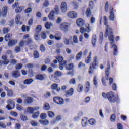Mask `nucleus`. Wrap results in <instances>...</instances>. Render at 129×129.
<instances>
[{"label": "nucleus", "mask_w": 129, "mask_h": 129, "mask_svg": "<svg viewBox=\"0 0 129 129\" xmlns=\"http://www.w3.org/2000/svg\"><path fill=\"white\" fill-rule=\"evenodd\" d=\"M48 18L49 20H51V21L54 20L55 19V11L54 10H52L49 14L48 15Z\"/></svg>", "instance_id": "nucleus-18"}, {"label": "nucleus", "mask_w": 129, "mask_h": 129, "mask_svg": "<svg viewBox=\"0 0 129 129\" xmlns=\"http://www.w3.org/2000/svg\"><path fill=\"white\" fill-rule=\"evenodd\" d=\"M13 9L16 8L15 9V12L17 14H19L22 12V11H24V9H25V7L24 6H20L18 7V2H15V4L12 6Z\"/></svg>", "instance_id": "nucleus-4"}, {"label": "nucleus", "mask_w": 129, "mask_h": 129, "mask_svg": "<svg viewBox=\"0 0 129 129\" xmlns=\"http://www.w3.org/2000/svg\"><path fill=\"white\" fill-rule=\"evenodd\" d=\"M52 26H53V24L51 22H47L45 25L46 29H50Z\"/></svg>", "instance_id": "nucleus-33"}, {"label": "nucleus", "mask_w": 129, "mask_h": 129, "mask_svg": "<svg viewBox=\"0 0 129 129\" xmlns=\"http://www.w3.org/2000/svg\"><path fill=\"white\" fill-rule=\"evenodd\" d=\"M21 30H22V31L23 32H26V31L27 32H30V27L23 25L21 27Z\"/></svg>", "instance_id": "nucleus-20"}, {"label": "nucleus", "mask_w": 129, "mask_h": 129, "mask_svg": "<svg viewBox=\"0 0 129 129\" xmlns=\"http://www.w3.org/2000/svg\"><path fill=\"white\" fill-rule=\"evenodd\" d=\"M33 98L31 97H25V99L24 100V104H30V103H32L33 102Z\"/></svg>", "instance_id": "nucleus-12"}, {"label": "nucleus", "mask_w": 129, "mask_h": 129, "mask_svg": "<svg viewBox=\"0 0 129 129\" xmlns=\"http://www.w3.org/2000/svg\"><path fill=\"white\" fill-rule=\"evenodd\" d=\"M8 105L6 106V108L8 110H12V109H13L15 107V102H14V101L13 100H8L7 101Z\"/></svg>", "instance_id": "nucleus-6"}, {"label": "nucleus", "mask_w": 129, "mask_h": 129, "mask_svg": "<svg viewBox=\"0 0 129 129\" xmlns=\"http://www.w3.org/2000/svg\"><path fill=\"white\" fill-rule=\"evenodd\" d=\"M91 61V57H87L85 60V62L86 64H89V63H90Z\"/></svg>", "instance_id": "nucleus-44"}, {"label": "nucleus", "mask_w": 129, "mask_h": 129, "mask_svg": "<svg viewBox=\"0 0 129 129\" xmlns=\"http://www.w3.org/2000/svg\"><path fill=\"white\" fill-rule=\"evenodd\" d=\"M34 58H39V52H38V51H35L34 53Z\"/></svg>", "instance_id": "nucleus-61"}, {"label": "nucleus", "mask_w": 129, "mask_h": 129, "mask_svg": "<svg viewBox=\"0 0 129 129\" xmlns=\"http://www.w3.org/2000/svg\"><path fill=\"white\" fill-rule=\"evenodd\" d=\"M16 108L17 110H19V111H21V110H23V107L20 105H17L16 106Z\"/></svg>", "instance_id": "nucleus-59"}, {"label": "nucleus", "mask_w": 129, "mask_h": 129, "mask_svg": "<svg viewBox=\"0 0 129 129\" xmlns=\"http://www.w3.org/2000/svg\"><path fill=\"white\" fill-rule=\"evenodd\" d=\"M76 82L75 79L74 78L71 79L69 82L70 84H75Z\"/></svg>", "instance_id": "nucleus-57"}, {"label": "nucleus", "mask_w": 129, "mask_h": 129, "mask_svg": "<svg viewBox=\"0 0 129 129\" xmlns=\"http://www.w3.org/2000/svg\"><path fill=\"white\" fill-rule=\"evenodd\" d=\"M104 24L106 26V37H108L109 40L110 42V45L112 46L111 48H114L113 54L115 56L117 55V46L114 44V37H113V34L112 33V29L109 27L107 24V17L104 16Z\"/></svg>", "instance_id": "nucleus-1"}, {"label": "nucleus", "mask_w": 129, "mask_h": 129, "mask_svg": "<svg viewBox=\"0 0 129 129\" xmlns=\"http://www.w3.org/2000/svg\"><path fill=\"white\" fill-rule=\"evenodd\" d=\"M31 123L33 126H37L38 125V122L36 121H31Z\"/></svg>", "instance_id": "nucleus-62"}, {"label": "nucleus", "mask_w": 129, "mask_h": 129, "mask_svg": "<svg viewBox=\"0 0 129 129\" xmlns=\"http://www.w3.org/2000/svg\"><path fill=\"white\" fill-rule=\"evenodd\" d=\"M83 53H82V51L79 52L77 53L76 55V60L79 61V60H80L81 59V56H82Z\"/></svg>", "instance_id": "nucleus-34"}, {"label": "nucleus", "mask_w": 129, "mask_h": 129, "mask_svg": "<svg viewBox=\"0 0 129 129\" xmlns=\"http://www.w3.org/2000/svg\"><path fill=\"white\" fill-rule=\"evenodd\" d=\"M39 32H36L34 35V38L36 41L40 40V34Z\"/></svg>", "instance_id": "nucleus-39"}, {"label": "nucleus", "mask_w": 129, "mask_h": 129, "mask_svg": "<svg viewBox=\"0 0 129 129\" xmlns=\"http://www.w3.org/2000/svg\"><path fill=\"white\" fill-rule=\"evenodd\" d=\"M41 30H42V26L41 25H38L36 27V33H40Z\"/></svg>", "instance_id": "nucleus-45"}, {"label": "nucleus", "mask_w": 129, "mask_h": 129, "mask_svg": "<svg viewBox=\"0 0 129 129\" xmlns=\"http://www.w3.org/2000/svg\"><path fill=\"white\" fill-rule=\"evenodd\" d=\"M66 68L67 70H72L73 69V64L70 63V64L67 65Z\"/></svg>", "instance_id": "nucleus-38"}, {"label": "nucleus", "mask_w": 129, "mask_h": 129, "mask_svg": "<svg viewBox=\"0 0 129 129\" xmlns=\"http://www.w3.org/2000/svg\"><path fill=\"white\" fill-rule=\"evenodd\" d=\"M52 89L56 90L57 91H60L61 90V88L58 87V84H53L51 86Z\"/></svg>", "instance_id": "nucleus-23"}, {"label": "nucleus", "mask_w": 129, "mask_h": 129, "mask_svg": "<svg viewBox=\"0 0 129 129\" xmlns=\"http://www.w3.org/2000/svg\"><path fill=\"white\" fill-rule=\"evenodd\" d=\"M5 90L7 91V95L8 96H13V91L12 90L9 89V88L8 87H5Z\"/></svg>", "instance_id": "nucleus-21"}, {"label": "nucleus", "mask_w": 129, "mask_h": 129, "mask_svg": "<svg viewBox=\"0 0 129 129\" xmlns=\"http://www.w3.org/2000/svg\"><path fill=\"white\" fill-rule=\"evenodd\" d=\"M12 74L13 77H14V78H17L20 76V72H19L18 71H14L12 72Z\"/></svg>", "instance_id": "nucleus-24"}, {"label": "nucleus", "mask_w": 129, "mask_h": 129, "mask_svg": "<svg viewBox=\"0 0 129 129\" xmlns=\"http://www.w3.org/2000/svg\"><path fill=\"white\" fill-rule=\"evenodd\" d=\"M36 78L38 80H43V79H45V77L43 75L39 74L36 76Z\"/></svg>", "instance_id": "nucleus-35"}, {"label": "nucleus", "mask_w": 129, "mask_h": 129, "mask_svg": "<svg viewBox=\"0 0 129 129\" xmlns=\"http://www.w3.org/2000/svg\"><path fill=\"white\" fill-rule=\"evenodd\" d=\"M117 127L118 129H123V127H122V125L120 123H118L117 124Z\"/></svg>", "instance_id": "nucleus-64"}, {"label": "nucleus", "mask_w": 129, "mask_h": 129, "mask_svg": "<svg viewBox=\"0 0 129 129\" xmlns=\"http://www.w3.org/2000/svg\"><path fill=\"white\" fill-rule=\"evenodd\" d=\"M44 110H49L50 109V105L48 103H46L43 107Z\"/></svg>", "instance_id": "nucleus-40"}, {"label": "nucleus", "mask_w": 129, "mask_h": 129, "mask_svg": "<svg viewBox=\"0 0 129 129\" xmlns=\"http://www.w3.org/2000/svg\"><path fill=\"white\" fill-rule=\"evenodd\" d=\"M67 16L69 18L75 19V18H77V13L74 11H70L67 13Z\"/></svg>", "instance_id": "nucleus-10"}, {"label": "nucleus", "mask_w": 129, "mask_h": 129, "mask_svg": "<svg viewBox=\"0 0 129 129\" xmlns=\"http://www.w3.org/2000/svg\"><path fill=\"white\" fill-rule=\"evenodd\" d=\"M84 87V91L87 93V92L90 90V83H89V82H87L85 84Z\"/></svg>", "instance_id": "nucleus-13"}, {"label": "nucleus", "mask_w": 129, "mask_h": 129, "mask_svg": "<svg viewBox=\"0 0 129 129\" xmlns=\"http://www.w3.org/2000/svg\"><path fill=\"white\" fill-rule=\"evenodd\" d=\"M56 58L59 63H66V61H64V58L61 56H57L56 57Z\"/></svg>", "instance_id": "nucleus-25"}, {"label": "nucleus", "mask_w": 129, "mask_h": 129, "mask_svg": "<svg viewBox=\"0 0 129 129\" xmlns=\"http://www.w3.org/2000/svg\"><path fill=\"white\" fill-rule=\"evenodd\" d=\"M47 114H48V116L51 118L54 117V116H55V113H54V112H53L51 111H48Z\"/></svg>", "instance_id": "nucleus-42"}, {"label": "nucleus", "mask_w": 129, "mask_h": 129, "mask_svg": "<svg viewBox=\"0 0 129 129\" xmlns=\"http://www.w3.org/2000/svg\"><path fill=\"white\" fill-rule=\"evenodd\" d=\"M63 42L66 46H68L70 44V40L67 37H64L63 38Z\"/></svg>", "instance_id": "nucleus-28"}, {"label": "nucleus", "mask_w": 129, "mask_h": 129, "mask_svg": "<svg viewBox=\"0 0 129 129\" xmlns=\"http://www.w3.org/2000/svg\"><path fill=\"white\" fill-rule=\"evenodd\" d=\"M85 103H89L90 102V97L88 96L85 98L84 100Z\"/></svg>", "instance_id": "nucleus-48"}, {"label": "nucleus", "mask_w": 129, "mask_h": 129, "mask_svg": "<svg viewBox=\"0 0 129 129\" xmlns=\"http://www.w3.org/2000/svg\"><path fill=\"white\" fill-rule=\"evenodd\" d=\"M93 83L95 86H97V77L95 76L93 79Z\"/></svg>", "instance_id": "nucleus-52"}, {"label": "nucleus", "mask_w": 129, "mask_h": 129, "mask_svg": "<svg viewBox=\"0 0 129 129\" xmlns=\"http://www.w3.org/2000/svg\"><path fill=\"white\" fill-rule=\"evenodd\" d=\"M73 41L74 44H78V39L77 38V36L75 35L73 37Z\"/></svg>", "instance_id": "nucleus-41"}, {"label": "nucleus", "mask_w": 129, "mask_h": 129, "mask_svg": "<svg viewBox=\"0 0 129 129\" xmlns=\"http://www.w3.org/2000/svg\"><path fill=\"white\" fill-rule=\"evenodd\" d=\"M86 16L88 18L89 17H92V14H91V11H90V9L88 8L86 10Z\"/></svg>", "instance_id": "nucleus-32"}, {"label": "nucleus", "mask_w": 129, "mask_h": 129, "mask_svg": "<svg viewBox=\"0 0 129 129\" xmlns=\"http://www.w3.org/2000/svg\"><path fill=\"white\" fill-rule=\"evenodd\" d=\"M14 51L16 53H19L21 51V47L19 46H16L14 49Z\"/></svg>", "instance_id": "nucleus-56"}, {"label": "nucleus", "mask_w": 129, "mask_h": 129, "mask_svg": "<svg viewBox=\"0 0 129 129\" xmlns=\"http://www.w3.org/2000/svg\"><path fill=\"white\" fill-rule=\"evenodd\" d=\"M25 13H32V8L29 7L24 11Z\"/></svg>", "instance_id": "nucleus-55"}, {"label": "nucleus", "mask_w": 129, "mask_h": 129, "mask_svg": "<svg viewBox=\"0 0 129 129\" xmlns=\"http://www.w3.org/2000/svg\"><path fill=\"white\" fill-rule=\"evenodd\" d=\"M113 8H111L110 10V16H109V19L111 21H114V13Z\"/></svg>", "instance_id": "nucleus-15"}, {"label": "nucleus", "mask_w": 129, "mask_h": 129, "mask_svg": "<svg viewBox=\"0 0 129 129\" xmlns=\"http://www.w3.org/2000/svg\"><path fill=\"white\" fill-rule=\"evenodd\" d=\"M61 9L62 12L65 13L67 11V4L66 2H62L61 5Z\"/></svg>", "instance_id": "nucleus-16"}, {"label": "nucleus", "mask_w": 129, "mask_h": 129, "mask_svg": "<svg viewBox=\"0 0 129 129\" xmlns=\"http://www.w3.org/2000/svg\"><path fill=\"white\" fill-rule=\"evenodd\" d=\"M3 32L4 34H7V33H9V28H5L3 30Z\"/></svg>", "instance_id": "nucleus-63"}, {"label": "nucleus", "mask_w": 129, "mask_h": 129, "mask_svg": "<svg viewBox=\"0 0 129 129\" xmlns=\"http://www.w3.org/2000/svg\"><path fill=\"white\" fill-rule=\"evenodd\" d=\"M2 59L3 60H0V65H8L9 64V60H8L7 55L2 56Z\"/></svg>", "instance_id": "nucleus-8"}, {"label": "nucleus", "mask_w": 129, "mask_h": 129, "mask_svg": "<svg viewBox=\"0 0 129 129\" xmlns=\"http://www.w3.org/2000/svg\"><path fill=\"white\" fill-rule=\"evenodd\" d=\"M11 39V36L9 34H6L5 36V40L6 42H8Z\"/></svg>", "instance_id": "nucleus-53"}, {"label": "nucleus", "mask_w": 129, "mask_h": 129, "mask_svg": "<svg viewBox=\"0 0 129 129\" xmlns=\"http://www.w3.org/2000/svg\"><path fill=\"white\" fill-rule=\"evenodd\" d=\"M77 90L78 92H81L83 90V86L82 84H79L77 88Z\"/></svg>", "instance_id": "nucleus-31"}, {"label": "nucleus", "mask_w": 129, "mask_h": 129, "mask_svg": "<svg viewBox=\"0 0 129 129\" xmlns=\"http://www.w3.org/2000/svg\"><path fill=\"white\" fill-rule=\"evenodd\" d=\"M98 61V58H97V56L94 57L93 62L90 64V68L89 70V74H92L93 69H95L96 68V66H97Z\"/></svg>", "instance_id": "nucleus-3"}, {"label": "nucleus", "mask_w": 129, "mask_h": 129, "mask_svg": "<svg viewBox=\"0 0 129 129\" xmlns=\"http://www.w3.org/2000/svg\"><path fill=\"white\" fill-rule=\"evenodd\" d=\"M40 109L39 107H30L27 108V111L29 112V113H33L34 111H36L37 110H39Z\"/></svg>", "instance_id": "nucleus-11"}, {"label": "nucleus", "mask_w": 129, "mask_h": 129, "mask_svg": "<svg viewBox=\"0 0 129 129\" xmlns=\"http://www.w3.org/2000/svg\"><path fill=\"white\" fill-rule=\"evenodd\" d=\"M80 31L81 34H83L85 32H87V33H90L91 31L90 25H89V24L87 25L86 29L82 27H81Z\"/></svg>", "instance_id": "nucleus-7"}, {"label": "nucleus", "mask_w": 129, "mask_h": 129, "mask_svg": "<svg viewBox=\"0 0 129 129\" xmlns=\"http://www.w3.org/2000/svg\"><path fill=\"white\" fill-rule=\"evenodd\" d=\"M22 67H23V64H22L21 63H18L16 66V69H17V70H20V69H21Z\"/></svg>", "instance_id": "nucleus-46"}, {"label": "nucleus", "mask_w": 129, "mask_h": 129, "mask_svg": "<svg viewBox=\"0 0 129 129\" xmlns=\"http://www.w3.org/2000/svg\"><path fill=\"white\" fill-rule=\"evenodd\" d=\"M39 114H40V112H37L32 115V117L33 118H37V117L39 116Z\"/></svg>", "instance_id": "nucleus-51"}, {"label": "nucleus", "mask_w": 129, "mask_h": 129, "mask_svg": "<svg viewBox=\"0 0 129 129\" xmlns=\"http://www.w3.org/2000/svg\"><path fill=\"white\" fill-rule=\"evenodd\" d=\"M53 101L57 104H63L64 103V100L59 97H55L53 98Z\"/></svg>", "instance_id": "nucleus-9"}, {"label": "nucleus", "mask_w": 129, "mask_h": 129, "mask_svg": "<svg viewBox=\"0 0 129 129\" xmlns=\"http://www.w3.org/2000/svg\"><path fill=\"white\" fill-rule=\"evenodd\" d=\"M73 94V88H71L66 94V96L69 97Z\"/></svg>", "instance_id": "nucleus-27"}, {"label": "nucleus", "mask_w": 129, "mask_h": 129, "mask_svg": "<svg viewBox=\"0 0 129 129\" xmlns=\"http://www.w3.org/2000/svg\"><path fill=\"white\" fill-rule=\"evenodd\" d=\"M70 27V24L68 23H62L59 26L60 30L62 31H64V32L67 31L69 30V28Z\"/></svg>", "instance_id": "nucleus-5"}, {"label": "nucleus", "mask_w": 129, "mask_h": 129, "mask_svg": "<svg viewBox=\"0 0 129 129\" xmlns=\"http://www.w3.org/2000/svg\"><path fill=\"white\" fill-rule=\"evenodd\" d=\"M87 121L88 119L87 118L85 117L82 119V126L83 127H85L86 125H87Z\"/></svg>", "instance_id": "nucleus-22"}, {"label": "nucleus", "mask_w": 129, "mask_h": 129, "mask_svg": "<svg viewBox=\"0 0 129 129\" xmlns=\"http://www.w3.org/2000/svg\"><path fill=\"white\" fill-rule=\"evenodd\" d=\"M88 121L90 124H91V125H94V124H95V123H96L95 120L93 119H90Z\"/></svg>", "instance_id": "nucleus-43"}, {"label": "nucleus", "mask_w": 129, "mask_h": 129, "mask_svg": "<svg viewBox=\"0 0 129 129\" xmlns=\"http://www.w3.org/2000/svg\"><path fill=\"white\" fill-rule=\"evenodd\" d=\"M17 43V40H12L9 41L8 43L9 47H13V46H15Z\"/></svg>", "instance_id": "nucleus-19"}, {"label": "nucleus", "mask_w": 129, "mask_h": 129, "mask_svg": "<svg viewBox=\"0 0 129 129\" xmlns=\"http://www.w3.org/2000/svg\"><path fill=\"white\" fill-rule=\"evenodd\" d=\"M39 122L42 125H48L49 124V121L48 120H39Z\"/></svg>", "instance_id": "nucleus-26"}, {"label": "nucleus", "mask_w": 129, "mask_h": 129, "mask_svg": "<svg viewBox=\"0 0 129 129\" xmlns=\"http://www.w3.org/2000/svg\"><path fill=\"white\" fill-rule=\"evenodd\" d=\"M40 117L42 119H46L47 117V114H46V113H43L41 114Z\"/></svg>", "instance_id": "nucleus-50"}, {"label": "nucleus", "mask_w": 129, "mask_h": 129, "mask_svg": "<svg viewBox=\"0 0 129 129\" xmlns=\"http://www.w3.org/2000/svg\"><path fill=\"white\" fill-rule=\"evenodd\" d=\"M76 24L79 27L83 26L84 24V21L81 18L78 19L76 21Z\"/></svg>", "instance_id": "nucleus-17"}, {"label": "nucleus", "mask_w": 129, "mask_h": 129, "mask_svg": "<svg viewBox=\"0 0 129 129\" xmlns=\"http://www.w3.org/2000/svg\"><path fill=\"white\" fill-rule=\"evenodd\" d=\"M55 75L56 76H62V72L60 71H56L55 72Z\"/></svg>", "instance_id": "nucleus-60"}, {"label": "nucleus", "mask_w": 129, "mask_h": 129, "mask_svg": "<svg viewBox=\"0 0 129 129\" xmlns=\"http://www.w3.org/2000/svg\"><path fill=\"white\" fill-rule=\"evenodd\" d=\"M19 45L20 47H24V46L27 45V41L21 40L20 41Z\"/></svg>", "instance_id": "nucleus-36"}, {"label": "nucleus", "mask_w": 129, "mask_h": 129, "mask_svg": "<svg viewBox=\"0 0 129 129\" xmlns=\"http://www.w3.org/2000/svg\"><path fill=\"white\" fill-rule=\"evenodd\" d=\"M33 81H34V80L32 79H27L24 81L23 83L24 84H31V83H32Z\"/></svg>", "instance_id": "nucleus-30"}, {"label": "nucleus", "mask_w": 129, "mask_h": 129, "mask_svg": "<svg viewBox=\"0 0 129 129\" xmlns=\"http://www.w3.org/2000/svg\"><path fill=\"white\" fill-rule=\"evenodd\" d=\"M102 96L105 99H106V98H108L110 102H115V101H116V100H115V98H114V95L113 94V92H112L107 93V94H106L105 93H103Z\"/></svg>", "instance_id": "nucleus-2"}, {"label": "nucleus", "mask_w": 129, "mask_h": 129, "mask_svg": "<svg viewBox=\"0 0 129 129\" xmlns=\"http://www.w3.org/2000/svg\"><path fill=\"white\" fill-rule=\"evenodd\" d=\"M20 20H21V16L17 15L15 18V22L16 24H20Z\"/></svg>", "instance_id": "nucleus-37"}, {"label": "nucleus", "mask_w": 129, "mask_h": 129, "mask_svg": "<svg viewBox=\"0 0 129 129\" xmlns=\"http://www.w3.org/2000/svg\"><path fill=\"white\" fill-rule=\"evenodd\" d=\"M41 36L42 39H46L47 38V35L46 34V32L45 31L41 33Z\"/></svg>", "instance_id": "nucleus-49"}, {"label": "nucleus", "mask_w": 129, "mask_h": 129, "mask_svg": "<svg viewBox=\"0 0 129 129\" xmlns=\"http://www.w3.org/2000/svg\"><path fill=\"white\" fill-rule=\"evenodd\" d=\"M95 44H96V35H93L92 39V44L93 47H95Z\"/></svg>", "instance_id": "nucleus-29"}, {"label": "nucleus", "mask_w": 129, "mask_h": 129, "mask_svg": "<svg viewBox=\"0 0 129 129\" xmlns=\"http://www.w3.org/2000/svg\"><path fill=\"white\" fill-rule=\"evenodd\" d=\"M116 118V117L115 116V115L112 114L111 116V121L112 122H114L115 121V119Z\"/></svg>", "instance_id": "nucleus-54"}, {"label": "nucleus", "mask_w": 129, "mask_h": 129, "mask_svg": "<svg viewBox=\"0 0 129 129\" xmlns=\"http://www.w3.org/2000/svg\"><path fill=\"white\" fill-rule=\"evenodd\" d=\"M33 43V40L31 39H28V40L26 41V45H31V44Z\"/></svg>", "instance_id": "nucleus-58"}, {"label": "nucleus", "mask_w": 129, "mask_h": 129, "mask_svg": "<svg viewBox=\"0 0 129 129\" xmlns=\"http://www.w3.org/2000/svg\"><path fill=\"white\" fill-rule=\"evenodd\" d=\"M66 65V62L60 63L59 64V69L60 70H63L64 66Z\"/></svg>", "instance_id": "nucleus-47"}, {"label": "nucleus", "mask_w": 129, "mask_h": 129, "mask_svg": "<svg viewBox=\"0 0 129 129\" xmlns=\"http://www.w3.org/2000/svg\"><path fill=\"white\" fill-rule=\"evenodd\" d=\"M107 67L105 70V72H106V80H108V77H109V74H108L109 73V70H110V64L109 63V62H108L107 63Z\"/></svg>", "instance_id": "nucleus-14"}]
</instances>
